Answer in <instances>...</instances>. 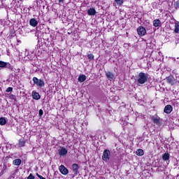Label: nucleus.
<instances>
[{
	"label": "nucleus",
	"instance_id": "obj_21",
	"mask_svg": "<svg viewBox=\"0 0 179 179\" xmlns=\"http://www.w3.org/2000/svg\"><path fill=\"white\" fill-rule=\"evenodd\" d=\"M136 155L137 156H143V155H145V152L142 149H138L136 152Z\"/></svg>",
	"mask_w": 179,
	"mask_h": 179
},
{
	"label": "nucleus",
	"instance_id": "obj_22",
	"mask_svg": "<svg viewBox=\"0 0 179 179\" xmlns=\"http://www.w3.org/2000/svg\"><path fill=\"white\" fill-rule=\"evenodd\" d=\"M8 121L5 117H0V125H6Z\"/></svg>",
	"mask_w": 179,
	"mask_h": 179
},
{
	"label": "nucleus",
	"instance_id": "obj_34",
	"mask_svg": "<svg viewBox=\"0 0 179 179\" xmlns=\"http://www.w3.org/2000/svg\"><path fill=\"white\" fill-rule=\"evenodd\" d=\"M59 1V3H64V0H58Z\"/></svg>",
	"mask_w": 179,
	"mask_h": 179
},
{
	"label": "nucleus",
	"instance_id": "obj_26",
	"mask_svg": "<svg viewBox=\"0 0 179 179\" xmlns=\"http://www.w3.org/2000/svg\"><path fill=\"white\" fill-rule=\"evenodd\" d=\"M87 58L89 61H93L94 59V55L93 54L87 55Z\"/></svg>",
	"mask_w": 179,
	"mask_h": 179
},
{
	"label": "nucleus",
	"instance_id": "obj_4",
	"mask_svg": "<svg viewBox=\"0 0 179 179\" xmlns=\"http://www.w3.org/2000/svg\"><path fill=\"white\" fill-rule=\"evenodd\" d=\"M137 33L138 36L142 37L146 34V29L142 26H140L137 28Z\"/></svg>",
	"mask_w": 179,
	"mask_h": 179
},
{
	"label": "nucleus",
	"instance_id": "obj_13",
	"mask_svg": "<svg viewBox=\"0 0 179 179\" xmlns=\"http://www.w3.org/2000/svg\"><path fill=\"white\" fill-rule=\"evenodd\" d=\"M96 9H94V8H90L87 10V14L89 16H94V15H96Z\"/></svg>",
	"mask_w": 179,
	"mask_h": 179
},
{
	"label": "nucleus",
	"instance_id": "obj_14",
	"mask_svg": "<svg viewBox=\"0 0 179 179\" xmlns=\"http://www.w3.org/2000/svg\"><path fill=\"white\" fill-rule=\"evenodd\" d=\"M106 76L108 80H113L114 79V73H111L110 71L106 72Z\"/></svg>",
	"mask_w": 179,
	"mask_h": 179
},
{
	"label": "nucleus",
	"instance_id": "obj_18",
	"mask_svg": "<svg viewBox=\"0 0 179 179\" xmlns=\"http://www.w3.org/2000/svg\"><path fill=\"white\" fill-rule=\"evenodd\" d=\"M78 80L80 83H83V82H85V80H86V76L85 74L80 75L78 78Z\"/></svg>",
	"mask_w": 179,
	"mask_h": 179
},
{
	"label": "nucleus",
	"instance_id": "obj_27",
	"mask_svg": "<svg viewBox=\"0 0 179 179\" xmlns=\"http://www.w3.org/2000/svg\"><path fill=\"white\" fill-rule=\"evenodd\" d=\"M173 6H174L175 9H179V1H176L174 3Z\"/></svg>",
	"mask_w": 179,
	"mask_h": 179
},
{
	"label": "nucleus",
	"instance_id": "obj_30",
	"mask_svg": "<svg viewBox=\"0 0 179 179\" xmlns=\"http://www.w3.org/2000/svg\"><path fill=\"white\" fill-rule=\"evenodd\" d=\"M34 178H36V177H34V176H33V173H30L27 179H34Z\"/></svg>",
	"mask_w": 179,
	"mask_h": 179
},
{
	"label": "nucleus",
	"instance_id": "obj_11",
	"mask_svg": "<svg viewBox=\"0 0 179 179\" xmlns=\"http://www.w3.org/2000/svg\"><path fill=\"white\" fill-rule=\"evenodd\" d=\"M166 82L167 83H169V85H171V86H174V78L171 77V76H168L166 77Z\"/></svg>",
	"mask_w": 179,
	"mask_h": 179
},
{
	"label": "nucleus",
	"instance_id": "obj_15",
	"mask_svg": "<svg viewBox=\"0 0 179 179\" xmlns=\"http://www.w3.org/2000/svg\"><path fill=\"white\" fill-rule=\"evenodd\" d=\"M152 120L153 123L156 124L157 125H160V124H162V122H160V117H152Z\"/></svg>",
	"mask_w": 179,
	"mask_h": 179
},
{
	"label": "nucleus",
	"instance_id": "obj_24",
	"mask_svg": "<svg viewBox=\"0 0 179 179\" xmlns=\"http://www.w3.org/2000/svg\"><path fill=\"white\" fill-rule=\"evenodd\" d=\"M0 68H6V62L0 60Z\"/></svg>",
	"mask_w": 179,
	"mask_h": 179
},
{
	"label": "nucleus",
	"instance_id": "obj_16",
	"mask_svg": "<svg viewBox=\"0 0 179 179\" xmlns=\"http://www.w3.org/2000/svg\"><path fill=\"white\" fill-rule=\"evenodd\" d=\"M173 33L178 34L179 33V22L178 21L175 22Z\"/></svg>",
	"mask_w": 179,
	"mask_h": 179
},
{
	"label": "nucleus",
	"instance_id": "obj_8",
	"mask_svg": "<svg viewBox=\"0 0 179 179\" xmlns=\"http://www.w3.org/2000/svg\"><path fill=\"white\" fill-rule=\"evenodd\" d=\"M171 111H173V106L171 105H166L164 107V112L166 114H171Z\"/></svg>",
	"mask_w": 179,
	"mask_h": 179
},
{
	"label": "nucleus",
	"instance_id": "obj_2",
	"mask_svg": "<svg viewBox=\"0 0 179 179\" xmlns=\"http://www.w3.org/2000/svg\"><path fill=\"white\" fill-rule=\"evenodd\" d=\"M32 80L34 85H36L38 87H44L45 83L41 79H38L37 77H33Z\"/></svg>",
	"mask_w": 179,
	"mask_h": 179
},
{
	"label": "nucleus",
	"instance_id": "obj_6",
	"mask_svg": "<svg viewBox=\"0 0 179 179\" xmlns=\"http://www.w3.org/2000/svg\"><path fill=\"white\" fill-rule=\"evenodd\" d=\"M59 170L60 173H62V174H63V176H66L68 174V173H69V171L68 170V169H66V167H65V166H64V165H61L59 167Z\"/></svg>",
	"mask_w": 179,
	"mask_h": 179
},
{
	"label": "nucleus",
	"instance_id": "obj_20",
	"mask_svg": "<svg viewBox=\"0 0 179 179\" xmlns=\"http://www.w3.org/2000/svg\"><path fill=\"white\" fill-rule=\"evenodd\" d=\"M162 160H164V162H167V160H170V154L164 153L162 155Z\"/></svg>",
	"mask_w": 179,
	"mask_h": 179
},
{
	"label": "nucleus",
	"instance_id": "obj_3",
	"mask_svg": "<svg viewBox=\"0 0 179 179\" xmlns=\"http://www.w3.org/2000/svg\"><path fill=\"white\" fill-rule=\"evenodd\" d=\"M110 156H111V152L108 150H105L103 152L102 160L103 162H108L110 160Z\"/></svg>",
	"mask_w": 179,
	"mask_h": 179
},
{
	"label": "nucleus",
	"instance_id": "obj_17",
	"mask_svg": "<svg viewBox=\"0 0 179 179\" xmlns=\"http://www.w3.org/2000/svg\"><path fill=\"white\" fill-rule=\"evenodd\" d=\"M19 148H24L26 146V141L24 138H21L18 141Z\"/></svg>",
	"mask_w": 179,
	"mask_h": 179
},
{
	"label": "nucleus",
	"instance_id": "obj_28",
	"mask_svg": "<svg viewBox=\"0 0 179 179\" xmlns=\"http://www.w3.org/2000/svg\"><path fill=\"white\" fill-rule=\"evenodd\" d=\"M9 99H10V100H14V101H16V96H15L14 94H10V95L9 96Z\"/></svg>",
	"mask_w": 179,
	"mask_h": 179
},
{
	"label": "nucleus",
	"instance_id": "obj_9",
	"mask_svg": "<svg viewBox=\"0 0 179 179\" xmlns=\"http://www.w3.org/2000/svg\"><path fill=\"white\" fill-rule=\"evenodd\" d=\"M32 98L34 100H40L41 99V96H40V94L36 91H32Z\"/></svg>",
	"mask_w": 179,
	"mask_h": 179
},
{
	"label": "nucleus",
	"instance_id": "obj_19",
	"mask_svg": "<svg viewBox=\"0 0 179 179\" xmlns=\"http://www.w3.org/2000/svg\"><path fill=\"white\" fill-rule=\"evenodd\" d=\"M13 166H20L22 164V159H16L13 161Z\"/></svg>",
	"mask_w": 179,
	"mask_h": 179
},
{
	"label": "nucleus",
	"instance_id": "obj_35",
	"mask_svg": "<svg viewBox=\"0 0 179 179\" xmlns=\"http://www.w3.org/2000/svg\"><path fill=\"white\" fill-rule=\"evenodd\" d=\"M17 43H22V41H17Z\"/></svg>",
	"mask_w": 179,
	"mask_h": 179
},
{
	"label": "nucleus",
	"instance_id": "obj_1",
	"mask_svg": "<svg viewBox=\"0 0 179 179\" xmlns=\"http://www.w3.org/2000/svg\"><path fill=\"white\" fill-rule=\"evenodd\" d=\"M137 82L140 85H145V83L148 82V73H145L143 72L139 73Z\"/></svg>",
	"mask_w": 179,
	"mask_h": 179
},
{
	"label": "nucleus",
	"instance_id": "obj_32",
	"mask_svg": "<svg viewBox=\"0 0 179 179\" xmlns=\"http://www.w3.org/2000/svg\"><path fill=\"white\" fill-rule=\"evenodd\" d=\"M6 173V171L2 169L1 173H0V176H3V174H5Z\"/></svg>",
	"mask_w": 179,
	"mask_h": 179
},
{
	"label": "nucleus",
	"instance_id": "obj_5",
	"mask_svg": "<svg viewBox=\"0 0 179 179\" xmlns=\"http://www.w3.org/2000/svg\"><path fill=\"white\" fill-rule=\"evenodd\" d=\"M71 167L74 175L78 176L79 174V169H80L79 165L78 164H73Z\"/></svg>",
	"mask_w": 179,
	"mask_h": 179
},
{
	"label": "nucleus",
	"instance_id": "obj_31",
	"mask_svg": "<svg viewBox=\"0 0 179 179\" xmlns=\"http://www.w3.org/2000/svg\"><path fill=\"white\" fill-rule=\"evenodd\" d=\"M43 114H44V112L43 111V109H40L39 112H38L39 117H41V115H43Z\"/></svg>",
	"mask_w": 179,
	"mask_h": 179
},
{
	"label": "nucleus",
	"instance_id": "obj_25",
	"mask_svg": "<svg viewBox=\"0 0 179 179\" xmlns=\"http://www.w3.org/2000/svg\"><path fill=\"white\" fill-rule=\"evenodd\" d=\"M115 2L119 6H121L122 3H124V0H114Z\"/></svg>",
	"mask_w": 179,
	"mask_h": 179
},
{
	"label": "nucleus",
	"instance_id": "obj_7",
	"mask_svg": "<svg viewBox=\"0 0 179 179\" xmlns=\"http://www.w3.org/2000/svg\"><path fill=\"white\" fill-rule=\"evenodd\" d=\"M59 156H66L68 155V150L64 147H62L61 149H59Z\"/></svg>",
	"mask_w": 179,
	"mask_h": 179
},
{
	"label": "nucleus",
	"instance_id": "obj_12",
	"mask_svg": "<svg viewBox=\"0 0 179 179\" xmlns=\"http://www.w3.org/2000/svg\"><path fill=\"white\" fill-rule=\"evenodd\" d=\"M154 27H159V26H162V21L159 19L154 20L152 21Z\"/></svg>",
	"mask_w": 179,
	"mask_h": 179
},
{
	"label": "nucleus",
	"instance_id": "obj_33",
	"mask_svg": "<svg viewBox=\"0 0 179 179\" xmlns=\"http://www.w3.org/2000/svg\"><path fill=\"white\" fill-rule=\"evenodd\" d=\"M3 170L6 171V170H8V166H6V165H3Z\"/></svg>",
	"mask_w": 179,
	"mask_h": 179
},
{
	"label": "nucleus",
	"instance_id": "obj_23",
	"mask_svg": "<svg viewBox=\"0 0 179 179\" xmlns=\"http://www.w3.org/2000/svg\"><path fill=\"white\" fill-rule=\"evenodd\" d=\"M5 68H7V69H10V71H13V66L9 62H6V67Z\"/></svg>",
	"mask_w": 179,
	"mask_h": 179
},
{
	"label": "nucleus",
	"instance_id": "obj_29",
	"mask_svg": "<svg viewBox=\"0 0 179 179\" xmlns=\"http://www.w3.org/2000/svg\"><path fill=\"white\" fill-rule=\"evenodd\" d=\"M13 91V87H9L6 90V93H9Z\"/></svg>",
	"mask_w": 179,
	"mask_h": 179
},
{
	"label": "nucleus",
	"instance_id": "obj_10",
	"mask_svg": "<svg viewBox=\"0 0 179 179\" xmlns=\"http://www.w3.org/2000/svg\"><path fill=\"white\" fill-rule=\"evenodd\" d=\"M29 24L32 27H36L37 26V24H38V22L37 21V20H36V18H31L29 20Z\"/></svg>",
	"mask_w": 179,
	"mask_h": 179
}]
</instances>
